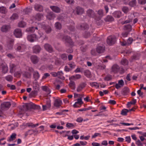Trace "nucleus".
I'll return each mask as SVG.
<instances>
[{"label":"nucleus","mask_w":146,"mask_h":146,"mask_svg":"<svg viewBox=\"0 0 146 146\" xmlns=\"http://www.w3.org/2000/svg\"><path fill=\"white\" fill-rule=\"evenodd\" d=\"M38 35H36L35 34L28 35L27 37L28 40L29 41L32 42L38 39V38L42 36L43 33H38Z\"/></svg>","instance_id":"1"},{"label":"nucleus","mask_w":146,"mask_h":146,"mask_svg":"<svg viewBox=\"0 0 146 146\" xmlns=\"http://www.w3.org/2000/svg\"><path fill=\"white\" fill-rule=\"evenodd\" d=\"M38 26L39 27L43 28L47 33H50L52 31L51 27L48 25H46L44 23L38 24Z\"/></svg>","instance_id":"2"},{"label":"nucleus","mask_w":146,"mask_h":146,"mask_svg":"<svg viewBox=\"0 0 146 146\" xmlns=\"http://www.w3.org/2000/svg\"><path fill=\"white\" fill-rule=\"evenodd\" d=\"M26 48L25 46L22 44L17 43L14 46V48L17 51L19 52H23Z\"/></svg>","instance_id":"3"},{"label":"nucleus","mask_w":146,"mask_h":146,"mask_svg":"<svg viewBox=\"0 0 146 146\" xmlns=\"http://www.w3.org/2000/svg\"><path fill=\"white\" fill-rule=\"evenodd\" d=\"M116 41V38L114 36H110L107 40V43L110 45L114 44Z\"/></svg>","instance_id":"4"},{"label":"nucleus","mask_w":146,"mask_h":146,"mask_svg":"<svg viewBox=\"0 0 146 146\" xmlns=\"http://www.w3.org/2000/svg\"><path fill=\"white\" fill-rule=\"evenodd\" d=\"M25 106L27 110H29L31 108L38 110L40 108V106L34 104H27L25 105Z\"/></svg>","instance_id":"5"},{"label":"nucleus","mask_w":146,"mask_h":146,"mask_svg":"<svg viewBox=\"0 0 146 146\" xmlns=\"http://www.w3.org/2000/svg\"><path fill=\"white\" fill-rule=\"evenodd\" d=\"M11 106V104L9 102H4L1 105V108L3 110H4L6 109L9 108Z\"/></svg>","instance_id":"6"},{"label":"nucleus","mask_w":146,"mask_h":146,"mask_svg":"<svg viewBox=\"0 0 146 146\" xmlns=\"http://www.w3.org/2000/svg\"><path fill=\"white\" fill-rule=\"evenodd\" d=\"M0 69L1 70L2 72L4 74L7 73L8 70V66L5 64H0Z\"/></svg>","instance_id":"7"},{"label":"nucleus","mask_w":146,"mask_h":146,"mask_svg":"<svg viewBox=\"0 0 146 146\" xmlns=\"http://www.w3.org/2000/svg\"><path fill=\"white\" fill-rule=\"evenodd\" d=\"M73 12L77 15H80L84 12V10L83 8L79 6H78L73 10Z\"/></svg>","instance_id":"8"},{"label":"nucleus","mask_w":146,"mask_h":146,"mask_svg":"<svg viewBox=\"0 0 146 146\" xmlns=\"http://www.w3.org/2000/svg\"><path fill=\"white\" fill-rule=\"evenodd\" d=\"M14 34L17 38H21L22 36L21 30L20 29H16L14 32Z\"/></svg>","instance_id":"9"},{"label":"nucleus","mask_w":146,"mask_h":146,"mask_svg":"<svg viewBox=\"0 0 146 146\" xmlns=\"http://www.w3.org/2000/svg\"><path fill=\"white\" fill-rule=\"evenodd\" d=\"M14 42V40L13 38L10 39L7 43V47L8 49L11 50L12 49Z\"/></svg>","instance_id":"10"},{"label":"nucleus","mask_w":146,"mask_h":146,"mask_svg":"<svg viewBox=\"0 0 146 146\" xmlns=\"http://www.w3.org/2000/svg\"><path fill=\"white\" fill-rule=\"evenodd\" d=\"M63 39L66 41V42L69 43L70 46H73V42L70 37L65 36L63 37Z\"/></svg>","instance_id":"11"},{"label":"nucleus","mask_w":146,"mask_h":146,"mask_svg":"<svg viewBox=\"0 0 146 146\" xmlns=\"http://www.w3.org/2000/svg\"><path fill=\"white\" fill-rule=\"evenodd\" d=\"M83 103L81 98L77 99V102L75 103L73 105L74 108H79L81 105Z\"/></svg>","instance_id":"12"},{"label":"nucleus","mask_w":146,"mask_h":146,"mask_svg":"<svg viewBox=\"0 0 146 146\" xmlns=\"http://www.w3.org/2000/svg\"><path fill=\"white\" fill-rule=\"evenodd\" d=\"M87 15L90 17L95 19L96 15L94 11L91 9H88L87 11Z\"/></svg>","instance_id":"13"},{"label":"nucleus","mask_w":146,"mask_h":146,"mask_svg":"<svg viewBox=\"0 0 146 146\" xmlns=\"http://www.w3.org/2000/svg\"><path fill=\"white\" fill-rule=\"evenodd\" d=\"M46 17L49 20H53L55 17L56 15L53 12L51 11L48 13Z\"/></svg>","instance_id":"14"},{"label":"nucleus","mask_w":146,"mask_h":146,"mask_svg":"<svg viewBox=\"0 0 146 146\" xmlns=\"http://www.w3.org/2000/svg\"><path fill=\"white\" fill-rule=\"evenodd\" d=\"M50 8L53 11L56 13H58L60 12L61 9L58 6H50Z\"/></svg>","instance_id":"15"},{"label":"nucleus","mask_w":146,"mask_h":146,"mask_svg":"<svg viewBox=\"0 0 146 146\" xmlns=\"http://www.w3.org/2000/svg\"><path fill=\"white\" fill-rule=\"evenodd\" d=\"M41 50V48L40 46L36 45L33 47V51L34 53L37 54L39 53Z\"/></svg>","instance_id":"16"},{"label":"nucleus","mask_w":146,"mask_h":146,"mask_svg":"<svg viewBox=\"0 0 146 146\" xmlns=\"http://www.w3.org/2000/svg\"><path fill=\"white\" fill-rule=\"evenodd\" d=\"M119 67L117 64H114L113 66L111 68L112 71L114 73H116L119 72Z\"/></svg>","instance_id":"17"},{"label":"nucleus","mask_w":146,"mask_h":146,"mask_svg":"<svg viewBox=\"0 0 146 146\" xmlns=\"http://www.w3.org/2000/svg\"><path fill=\"white\" fill-rule=\"evenodd\" d=\"M32 62L34 64H36L38 63L39 61V58L35 55H32L30 58Z\"/></svg>","instance_id":"18"},{"label":"nucleus","mask_w":146,"mask_h":146,"mask_svg":"<svg viewBox=\"0 0 146 146\" xmlns=\"http://www.w3.org/2000/svg\"><path fill=\"white\" fill-rule=\"evenodd\" d=\"M62 103V101L59 99H56L54 101V106L56 107H59Z\"/></svg>","instance_id":"19"},{"label":"nucleus","mask_w":146,"mask_h":146,"mask_svg":"<svg viewBox=\"0 0 146 146\" xmlns=\"http://www.w3.org/2000/svg\"><path fill=\"white\" fill-rule=\"evenodd\" d=\"M45 49L49 52H51L53 51V48L52 46L49 44L46 43L44 44Z\"/></svg>","instance_id":"20"},{"label":"nucleus","mask_w":146,"mask_h":146,"mask_svg":"<svg viewBox=\"0 0 146 146\" xmlns=\"http://www.w3.org/2000/svg\"><path fill=\"white\" fill-rule=\"evenodd\" d=\"M33 78L35 81H37L40 77V75L37 71H34L33 74Z\"/></svg>","instance_id":"21"},{"label":"nucleus","mask_w":146,"mask_h":146,"mask_svg":"<svg viewBox=\"0 0 146 146\" xmlns=\"http://www.w3.org/2000/svg\"><path fill=\"white\" fill-rule=\"evenodd\" d=\"M86 84L84 83H82L80 84L76 90L77 92H80L85 87Z\"/></svg>","instance_id":"22"},{"label":"nucleus","mask_w":146,"mask_h":146,"mask_svg":"<svg viewBox=\"0 0 146 146\" xmlns=\"http://www.w3.org/2000/svg\"><path fill=\"white\" fill-rule=\"evenodd\" d=\"M10 73L12 74L16 70V66L13 64L11 63L10 64Z\"/></svg>","instance_id":"23"},{"label":"nucleus","mask_w":146,"mask_h":146,"mask_svg":"<svg viewBox=\"0 0 146 146\" xmlns=\"http://www.w3.org/2000/svg\"><path fill=\"white\" fill-rule=\"evenodd\" d=\"M129 92V88L127 87H125L122 90L121 94L123 96H126L128 95Z\"/></svg>","instance_id":"24"},{"label":"nucleus","mask_w":146,"mask_h":146,"mask_svg":"<svg viewBox=\"0 0 146 146\" xmlns=\"http://www.w3.org/2000/svg\"><path fill=\"white\" fill-rule=\"evenodd\" d=\"M34 8L36 11L40 12L42 11L43 9L42 6L40 4L35 5Z\"/></svg>","instance_id":"25"},{"label":"nucleus","mask_w":146,"mask_h":146,"mask_svg":"<svg viewBox=\"0 0 146 146\" xmlns=\"http://www.w3.org/2000/svg\"><path fill=\"white\" fill-rule=\"evenodd\" d=\"M38 29V28L37 27H31L27 28L26 29V31L33 33L35 32V30H37Z\"/></svg>","instance_id":"26"},{"label":"nucleus","mask_w":146,"mask_h":146,"mask_svg":"<svg viewBox=\"0 0 146 146\" xmlns=\"http://www.w3.org/2000/svg\"><path fill=\"white\" fill-rule=\"evenodd\" d=\"M113 14L115 17L119 18L122 15V13L120 11H116L113 13Z\"/></svg>","instance_id":"27"},{"label":"nucleus","mask_w":146,"mask_h":146,"mask_svg":"<svg viewBox=\"0 0 146 146\" xmlns=\"http://www.w3.org/2000/svg\"><path fill=\"white\" fill-rule=\"evenodd\" d=\"M105 50L104 47L103 46H98L96 49V50L98 53H103Z\"/></svg>","instance_id":"28"},{"label":"nucleus","mask_w":146,"mask_h":146,"mask_svg":"<svg viewBox=\"0 0 146 146\" xmlns=\"http://www.w3.org/2000/svg\"><path fill=\"white\" fill-rule=\"evenodd\" d=\"M10 27L9 25H3L1 28V30L3 32H6L10 29Z\"/></svg>","instance_id":"29"},{"label":"nucleus","mask_w":146,"mask_h":146,"mask_svg":"<svg viewBox=\"0 0 146 146\" xmlns=\"http://www.w3.org/2000/svg\"><path fill=\"white\" fill-rule=\"evenodd\" d=\"M7 12V10L5 7L2 6L0 7V13L3 14H6Z\"/></svg>","instance_id":"30"},{"label":"nucleus","mask_w":146,"mask_h":146,"mask_svg":"<svg viewBox=\"0 0 146 146\" xmlns=\"http://www.w3.org/2000/svg\"><path fill=\"white\" fill-rule=\"evenodd\" d=\"M16 133H13L10 136V137L8 139V141L10 142L11 141L14 140L16 138Z\"/></svg>","instance_id":"31"},{"label":"nucleus","mask_w":146,"mask_h":146,"mask_svg":"<svg viewBox=\"0 0 146 146\" xmlns=\"http://www.w3.org/2000/svg\"><path fill=\"white\" fill-rule=\"evenodd\" d=\"M57 76H58V78L62 80L64 79L65 78L63 76L64 73L62 71L58 72H57Z\"/></svg>","instance_id":"32"},{"label":"nucleus","mask_w":146,"mask_h":146,"mask_svg":"<svg viewBox=\"0 0 146 146\" xmlns=\"http://www.w3.org/2000/svg\"><path fill=\"white\" fill-rule=\"evenodd\" d=\"M124 30H126L128 32H130L132 30L131 26L129 24L127 25L124 26Z\"/></svg>","instance_id":"33"},{"label":"nucleus","mask_w":146,"mask_h":146,"mask_svg":"<svg viewBox=\"0 0 146 146\" xmlns=\"http://www.w3.org/2000/svg\"><path fill=\"white\" fill-rule=\"evenodd\" d=\"M4 78L7 81L11 82L13 80V77L11 75H8L4 77Z\"/></svg>","instance_id":"34"},{"label":"nucleus","mask_w":146,"mask_h":146,"mask_svg":"<svg viewBox=\"0 0 146 146\" xmlns=\"http://www.w3.org/2000/svg\"><path fill=\"white\" fill-rule=\"evenodd\" d=\"M26 25V23L23 21H21L18 24V27L21 28H24Z\"/></svg>","instance_id":"35"},{"label":"nucleus","mask_w":146,"mask_h":146,"mask_svg":"<svg viewBox=\"0 0 146 146\" xmlns=\"http://www.w3.org/2000/svg\"><path fill=\"white\" fill-rule=\"evenodd\" d=\"M23 75L27 78H30L31 76V74L30 72H23Z\"/></svg>","instance_id":"36"},{"label":"nucleus","mask_w":146,"mask_h":146,"mask_svg":"<svg viewBox=\"0 0 146 146\" xmlns=\"http://www.w3.org/2000/svg\"><path fill=\"white\" fill-rule=\"evenodd\" d=\"M43 16L40 13H37L35 17V19L38 21H40L42 18Z\"/></svg>","instance_id":"37"},{"label":"nucleus","mask_w":146,"mask_h":146,"mask_svg":"<svg viewBox=\"0 0 146 146\" xmlns=\"http://www.w3.org/2000/svg\"><path fill=\"white\" fill-rule=\"evenodd\" d=\"M60 57L62 59L64 60H65L67 59V55L65 53L60 54Z\"/></svg>","instance_id":"38"},{"label":"nucleus","mask_w":146,"mask_h":146,"mask_svg":"<svg viewBox=\"0 0 146 146\" xmlns=\"http://www.w3.org/2000/svg\"><path fill=\"white\" fill-rule=\"evenodd\" d=\"M42 89L43 91L46 92L48 94H49L51 92L50 89L46 86H43Z\"/></svg>","instance_id":"39"},{"label":"nucleus","mask_w":146,"mask_h":146,"mask_svg":"<svg viewBox=\"0 0 146 146\" xmlns=\"http://www.w3.org/2000/svg\"><path fill=\"white\" fill-rule=\"evenodd\" d=\"M23 72L21 70L20 71H17L15 72L14 75L15 76L17 77H19L21 76V74L23 75Z\"/></svg>","instance_id":"40"},{"label":"nucleus","mask_w":146,"mask_h":146,"mask_svg":"<svg viewBox=\"0 0 146 146\" xmlns=\"http://www.w3.org/2000/svg\"><path fill=\"white\" fill-rule=\"evenodd\" d=\"M27 125L29 127H31L32 128H34L39 125L38 123H36L35 124H33L32 123H30L27 124Z\"/></svg>","instance_id":"41"},{"label":"nucleus","mask_w":146,"mask_h":146,"mask_svg":"<svg viewBox=\"0 0 146 146\" xmlns=\"http://www.w3.org/2000/svg\"><path fill=\"white\" fill-rule=\"evenodd\" d=\"M81 78V75L79 74H77L75 75L72 76L71 77V78L73 80H75L79 79L80 78Z\"/></svg>","instance_id":"42"},{"label":"nucleus","mask_w":146,"mask_h":146,"mask_svg":"<svg viewBox=\"0 0 146 146\" xmlns=\"http://www.w3.org/2000/svg\"><path fill=\"white\" fill-rule=\"evenodd\" d=\"M88 28V26L86 23L82 24L80 25V29H86Z\"/></svg>","instance_id":"43"},{"label":"nucleus","mask_w":146,"mask_h":146,"mask_svg":"<svg viewBox=\"0 0 146 146\" xmlns=\"http://www.w3.org/2000/svg\"><path fill=\"white\" fill-rule=\"evenodd\" d=\"M55 27L58 29L60 30L61 29V24L58 22H56L55 24Z\"/></svg>","instance_id":"44"},{"label":"nucleus","mask_w":146,"mask_h":146,"mask_svg":"<svg viewBox=\"0 0 146 146\" xmlns=\"http://www.w3.org/2000/svg\"><path fill=\"white\" fill-rule=\"evenodd\" d=\"M136 0H132L129 2V5L131 6L134 7L136 5Z\"/></svg>","instance_id":"45"},{"label":"nucleus","mask_w":146,"mask_h":146,"mask_svg":"<svg viewBox=\"0 0 146 146\" xmlns=\"http://www.w3.org/2000/svg\"><path fill=\"white\" fill-rule=\"evenodd\" d=\"M122 10L125 13H127L129 11L128 8L126 6L123 7Z\"/></svg>","instance_id":"46"},{"label":"nucleus","mask_w":146,"mask_h":146,"mask_svg":"<svg viewBox=\"0 0 146 146\" xmlns=\"http://www.w3.org/2000/svg\"><path fill=\"white\" fill-rule=\"evenodd\" d=\"M105 65H98L97 66V69L98 70H100L104 69L106 68Z\"/></svg>","instance_id":"47"},{"label":"nucleus","mask_w":146,"mask_h":146,"mask_svg":"<svg viewBox=\"0 0 146 146\" xmlns=\"http://www.w3.org/2000/svg\"><path fill=\"white\" fill-rule=\"evenodd\" d=\"M84 75L88 78H90L91 75V73L89 70H86L84 72Z\"/></svg>","instance_id":"48"},{"label":"nucleus","mask_w":146,"mask_h":146,"mask_svg":"<svg viewBox=\"0 0 146 146\" xmlns=\"http://www.w3.org/2000/svg\"><path fill=\"white\" fill-rule=\"evenodd\" d=\"M90 85L92 87H94L96 88H97L99 87V85L96 82H92L90 83Z\"/></svg>","instance_id":"49"},{"label":"nucleus","mask_w":146,"mask_h":146,"mask_svg":"<svg viewBox=\"0 0 146 146\" xmlns=\"http://www.w3.org/2000/svg\"><path fill=\"white\" fill-rule=\"evenodd\" d=\"M121 63L123 65H127L128 64V61L127 59H123L121 60Z\"/></svg>","instance_id":"50"},{"label":"nucleus","mask_w":146,"mask_h":146,"mask_svg":"<svg viewBox=\"0 0 146 146\" xmlns=\"http://www.w3.org/2000/svg\"><path fill=\"white\" fill-rule=\"evenodd\" d=\"M18 16L16 13H14L11 17V19L12 20L16 19L18 18Z\"/></svg>","instance_id":"51"},{"label":"nucleus","mask_w":146,"mask_h":146,"mask_svg":"<svg viewBox=\"0 0 146 146\" xmlns=\"http://www.w3.org/2000/svg\"><path fill=\"white\" fill-rule=\"evenodd\" d=\"M113 18L111 16H108L106 18V20L108 21H111L113 20Z\"/></svg>","instance_id":"52"},{"label":"nucleus","mask_w":146,"mask_h":146,"mask_svg":"<svg viewBox=\"0 0 146 146\" xmlns=\"http://www.w3.org/2000/svg\"><path fill=\"white\" fill-rule=\"evenodd\" d=\"M7 87L10 88V89L11 90H15L16 89L15 86L14 85H11L9 84H8L7 85Z\"/></svg>","instance_id":"53"},{"label":"nucleus","mask_w":146,"mask_h":146,"mask_svg":"<svg viewBox=\"0 0 146 146\" xmlns=\"http://www.w3.org/2000/svg\"><path fill=\"white\" fill-rule=\"evenodd\" d=\"M68 64L72 68H74L75 67V64L74 62H69L68 63Z\"/></svg>","instance_id":"54"},{"label":"nucleus","mask_w":146,"mask_h":146,"mask_svg":"<svg viewBox=\"0 0 146 146\" xmlns=\"http://www.w3.org/2000/svg\"><path fill=\"white\" fill-rule=\"evenodd\" d=\"M129 112L128 110L124 109L122 110L121 112V114L122 115H125L127 114V113Z\"/></svg>","instance_id":"55"},{"label":"nucleus","mask_w":146,"mask_h":146,"mask_svg":"<svg viewBox=\"0 0 146 146\" xmlns=\"http://www.w3.org/2000/svg\"><path fill=\"white\" fill-rule=\"evenodd\" d=\"M35 131L32 129H31L29 130L27 133H26V135H31L33 133L35 132Z\"/></svg>","instance_id":"56"},{"label":"nucleus","mask_w":146,"mask_h":146,"mask_svg":"<svg viewBox=\"0 0 146 146\" xmlns=\"http://www.w3.org/2000/svg\"><path fill=\"white\" fill-rule=\"evenodd\" d=\"M133 41V39L131 37L129 38L127 40V45H129L131 44Z\"/></svg>","instance_id":"57"},{"label":"nucleus","mask_w":146,"mask_h":146,"mask_svg":"<svg viewBox=\"0 0 146 146\" xmlns=\"http://www.w3.org/2000/svg\"><path fill=\"white\" fill-rule=\"evenodd\" d=\"M112 78V76L110 75H108L106 77H105L104 80L106 81H110L111 80Z\"/></svg>","instance_id":"58"},{"label":"nucleus","mask_w":146,"mask_h":146,"mask_svg":"<svg viewBox=\"0 0 146 146\" xmlns=\"http://www.w3.org/2000/svg\"><path fill=\"white\" fill-rule=\"evenodd\" d=\"M46 105L47 106V108L49 109L50 108L51 106V102L50 100H47L46 101Z\"/></svg>","instance_id":"59"},{"label":"nucleus","mask_w":146,"mask_h":146,"mask_svg":"<svg viewBox=\"0 0 146 146\" xmlns=\"http://www.w3.org/2000/svg\"><path fill=\"white\" fill-rule=\"evenodd\" d=\"M129 32L128 31L123 32L121 34L122 36L124 38H125L127 37L129 34Z\"/></svg>","instance_id":"60"},{"label":"nucleus","mask_w":146,"mask_h":146,"mask_svg":"<svg viewBox=\"0 0 146 146\" xmlns=\"http://www.w3.org/2000/svg\"><path fill=\"white\" fill-rule=\"evenodd\" d=\"M139 3L141 5H144L146 3V0H138Z\"/></svg>","instance_id":"61"},{"label":"nucleus","mask_w":146,"mask_h":146,"mask_svg":"<svg viewBox=\"0 0 146 146\" xmlns=\"http://www.w3.org/2000/svg\"><path fill=\"white\" fill-rule=\"evenodd\" d=\"M136 102V99H133L130 102H128L127 104V105L129 106L131 104H135Z\"/></svg>","instance_id":"62"},{"label":"nucleus","mask_w":146,"mask_h":146,"mask_svg":"<svg viewBox=\"0 0 146 146\" xmlns=\"http://www.w3.org/2000/svg\"><path fill=\"white\" fill-rule=\"evenodd\" d=\"M32 11V9L31 8H27L25 9L24 11L26 14H28L30 13Z\"/></svg>","instance_id":"63"},{"label":"nucleus","mask_w":146,"mask_h":146,"mask_svg":"<svg viewBox=\"0 0 146 146\" xmlns=\"http://www.w3.org/2000/svg\"><path fill=\"white\" fill-rule=\"evenodd\" d=\"M120 42L121 45L123 46H128L127 41L125 40H123L122 41H120Z\"/></svg>","instance_id":"64"}]
</instances>
